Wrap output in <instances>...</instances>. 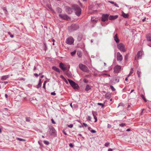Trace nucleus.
Listing matches in <instances>:
<instances>
[{"instance_id": "nucleus-3", "label": "nucleus", "mask_w": 151, "mask_h": 151, "mask_svg": "<svg viewBox=\"0 0 151 151\" xmlns=\"http://www.w3.org/2000/svg\"><path fill=\"white\" fill-rule=\"evenodd\" d=\"M78 67L83 72H87L89 71L88 68L85 65L81 63L79 64Z\"/></svg>"}, {"instance_id": "nucleus-10", "label": "nucleus", "mask_w": 151, "mask_h": 151, "mask_svg": "<svg viewBox=\"0 0 151 151\" xmlns=\"http://www.w3.org/2000/svg\"><path fill=\"white\" fill-rule=\"evenodd\" d=\"M109 18V15L107 14H103L101 20L103 22L107 21Z\"/></svg>"}, {"instance_id": "nucleus-36", "label": "nucleus", "mask_w": 151, "mask_h": 151, "mask_svg": "<svg viewBox=\"0 0 151 151\" xmlns=\"http://www.w3.org/2000/svg\"><path fill=\"white\" fill-rule=\"evenodd\" d=\"M119 125L120 126L123 127L125 126V124L124 123H122V124H120Z\"/></svg>"}, {"instance_id": "nucleus-19", "label": "nucleus", "mask_w": 151, "mask_h": 151, "mask_svg": "<svg viewBox=\"0 0 151 151\" xmlns=\"http://www.w3.org/2000/svg\"><path fill=\"white\" fill-rule=\"evenodd\" d=\"M122 16L124 18H128L129 17L128 14H125L123 12H122Z\"/></svg>"}, {"instance_id": "nucleus-13", "label": "nucleus", "mask_w": 151, "mask_h": 151, "mask_svg": "<svg viewBox=\"0 0 151 151\" xmlns=\"http://www.w3.org/2000/svg\"><path fill=\"white\" fill-rule=\"evenodd\" d=\"M60 68L63 70L65 71L66 70V68L65 67L64 64L62 63H60L59 64Z\"/></svg>"}, {"instance_id": "nucleus-42", "label": "nucleus", "mask_w": 151, "mask_h": 151, "mask_svg": "<svg viewBox=\"0 0 151 151\" xmlns=\"http://www.w3.org/2000/svg\"><path fill=\"white\" fill-rule=\"evenodd\" d=\"M109 144V143H105V146L106 147H108Z\"/></svg>"}, {"instance_id": "nucleus-54", "label": "nucleus", "mask_w": 151, "mask_h": 151, "mask_svg": "<svg viewBox=\"0 0 151 151\" xmlns=\"http://www.w3.org/2000/svg\"><path fill=\"white\" fill-rule=\"evenodd\" d=\"M115 81H116V82H119V79H115Z\"/></svg>"}, {"instance_id": "nucleus-33", "label": "nucleus", "mask_w": 151, "mask_h": 151, "mask_svg": "<svg viewBox=\"0 0 151 151\" xmlns=\"http://www.w3.org/2000/svg\"><path fill=\"white\" fill-rule=\"evenodd\" d=\"M44 143L46 145H48L49 144V142L46 140H44Z\"/></svg>"}, {"instance_id": "nucleus-11", "label": "nucleus", "mask_w": 151, "mask_h": 151, "mask_svg": "<svg viewBox=\"0 0 151 151\" xmlns=\"http://www.w3.org/2000/svg\"><path fill=\"white\" fill-rule=\"evenodd\" d=\"M142 52L141 51H138L137 54L136 55V58L135 57V60H136L137 59V60H138L139 58H141L142 57Z\"/></svg>"}, {"instance_id": "nucleus-45", "label": "nucleus", "mask_w": 151, "mask_h": 151, "mask_svg": "<svg viewBox=\"0 0 151 151\" xmlns=\"http://www.w3.org/2000/svg\"><path fill=\"white\" fill-rule=\"evenodd\" d=\"M94 118L95 119V122H96L97 120V117L96 116H94Z\"/></svg>"}, {"instance_id": "nucleus-25", "label": "nucleus", "mask_w": 151, "mask_h": 151, "mask_svg": "<svg viewBox=\"0 0 151 151\" xmlns=\"http://www.w3.org/2000/svg\"><path fill=\"white\" fill-rule=\"evenodd\" d=\"M140 96L145 102H146L147 101L146 99H145V98L144 97L143 95L141 94Z\"/></svg>"}, {"instance_id": "nucleus-63", "label": "nucleus", "mask_w": 151, "mask_h": 151, "mask_svg": "<svg viewBox=\"0 0 151 151\" xmlns=\"http://www.w3.org/2000/svg\"><path fill=\"white\" fill-rule=\"evenodd\" d=\"M143 111H142L141 112V113H140V115H142L143 114Z\"/></svg>"}, {"instance_id": "nucleus-44", "label": "nucleus", "mask_w": 151, "mask_h": 151, "mask_svg": "<svg viewBox=\"0 0 151 151\" xmlns=\"http://www.w3.org/2000/svg\"><path fill=\"white\" fill-rule=\"evenodd\" d=\"M1 83H3L4 84L6 85V84H7L8 83V81H4V82H1Z\"/></svg>"}, {"instance_id": "nucleus-14", "label": "nucleus", "mask_w": 151, "mask_h": 151, "mask_svg": "<svg viewBox=\"0 0 151 151\" xmlns=\"http://www.w3.org/2000/svg\"><path fill=\"white\" fill-rule=\"evenodd\" d=\"M118 17V16L116 15L115 16L110 15L109 17V19L111 20H113L117 19Z\"/></svg>"}, {"instance_id": "nucleus-2", "label": "nucleus", "mask_w": 151, "mask_h": 151, "mask_svg": "<svg viewBox=\"0 0 151 151\" xmlns=\"http://www.w3.org/2000/svg\"><path fill=\"white\" fill-rule=\"evenodd\" d=\"M68 80L71 86L74 89H78L79 88V86L77 83H76L75 82L70 79H68Z\"/></svg>"}, {"instance_id": "nucleus-38", "label": "nucleus", "mask_w": 151, "mask_h": 151, "mask_svg": "<svg viewBox=\"0 0 151 151\" xmlns=\"http://www.w3.org/2000/svg\"><path fill=\"white\" fill-rule=\"evenodd\" d=\"M87 119L88 120L91 121V117L90 116H88Z\"/></svg>"}, {"instance_id": "nucleus-31", "label": "nucleus", "mask_w": 151, "mask_h": 151, "mask_svg": "<svg viewBox=\"0 0 151 151\" xmlns=\"http://www.w3.org/2000/svg\"><path fill=\"white\" fill-rule=\"evenodd\" d=\"M110 87L112 90L113 91H114L115 90V89L114 87L112 85H110Z\"/></svg>"}, {"instance_id": "nucleus-55", "label": "nucleus", "mask_w": 151, "mask_h": 151, "mask_svg": "<svg viewBox=\"0 0 151 151\" xmlns=\"http://www.w3.org/2000/svg\"><path fill=\"white\" fill-rule=\"evenodd\" d=\"M44 45L45 47V49H46L47 48V46L45 43H44Z\"/></svg>"}, {"instance_id": "nucleus-17", "label": "nucleus", "mask_w": 151, "mask_h": 151, "mask_svg": "<svg viewBox=\"0 0 151 151\" xmlns=\"http://www.w3.org/2000/svg\"><path fill=\"white\" fill-rule=\"evenodd\" d=\"M52 69L57 72L60 73V69L58 68H57L55 66H53L52 67Z\"/></svg>"}, {"instance_id": "nucleus-62", "label": "nucleus", "mask_w": 151, "mask_h": 151, "mask_svg": "<svg viewBox=\"0 0 151 151\" xmlns=\"http://www.w3.org/2000/svg\"><path fill=\"white\" fill-rule=\"evenodd\" d=\"M146 19V18H144V19H143L142 20V21L143 22H144L145 20Z\"/></svg>"}, {"instance_id": "nucleus-49", "label": "nucleus", "mask_w": 151, "mask_h": 151, "mask_svg": "<svg viewBox=\"0 0 151 151\" xmlns=\"http://www.w3.org/2000/svg\"><path fill=\"white\" fill-rule=\"evenodd\" d=\"M83 81L84 82H85V83H86L88 82V81L86 80L85 79H83Z\"/></svg>"}, {"instance_id": "nucleus-61", "label": "nucleus", "mask_w": 151, "mask_h": 151, "mask_svg": "<svg viewBox=\"0 0 151 151\" xmlns=\"http://www.w3.org/2000/svg\"><path fill=\"white\" fill-rule=\"evenodd\" d=\"M134 91V89H132V90L131 91V92H130V93H129V94H130V93H132V92H133Z\"/></svg>"}, {"instance_id": "nucleus-16", "label": "nucleus", "mask_w": 151, "mask_h": 151, "mask_svg": "<svg viewBox=\"0 0 151 151\" xmlns=\"http://www.w3.org/2000/svg\"><path fill=\"white\" fill-rule=\"evenodd\" d=\"M136 69H137V73L138 75V77L139 78L140 77V75L141 74V72L140 71V68H138V67H136Z\"/></svg>"}, {"instance_id": "nucleus-15", "label": "nucleus", "mask_w": 151, "mask_h": 151, "mask_svg": "<svg viewBox=\"0 0 151 151\" xmlns=\"http://www.w3.org/2000/svg\"><path fill=\"white\" fill-rule=\"evenodd\" d=\"M114 40L116 43H118V42H119V40L118 37L117 35V34H116L114 35Z\"/></svg>"}, {"instance_id": "nucleus-48", "label": "nucleus", "mask_w": 151, "mask_h": 151, "mask_svg": "<svg viewBox=\"0 0 151 151\" xmlns=\"http://www.w3.org/2000/svg\"><path fill=\"white\" fill-rule=\"evenodd\" d=\"M111 125L109 124H108L107 128H111Z\"/></svg>"}, {"instance_id": "nucleus-26", "label": "nucleus", "mask_w": 151, "mask_h": 151, "mask_svg": "<svg viewBox=\"0 0 151 151\" xmlns=\"http://www.w3.org/2000/svg\"><path fill=\"white\" fill-rule=\"evenodd\" d=\"M77 54L79 57L81 58L82 56L81 53V52H78L77 53Z\"/></svg>"}, {"instance_id": "nucleus-52", "label": "nucleus", "mask_w": 151, "mask_h": 151, "mask_svg": "<svg viewBox=\"0 0 151 151\" xmlns=\"http://www.w3.org/2000/svg\"><path fill=\"white\" fill-rule=\"evenodd\" d=\"M63 132L65 135H67V134L66 133V132H65V131L64 130H63Z\"/></svg>"}, {"instance_id": "nucleus-40", "label": "nucleus", "mask_w": 151, "mask_h": 151, "mask_svg": "<svg viewBox=\"0 0 151 151\" xmlns=\"http://www.w3.org/2000/svg\"><path fill=\"white\" fill-rule=\"evenodd\" d=\"M69 146L71 147H73V145L72 143H70L69 144Z\"/></svg>"}, {"instance_id": "nucleus-39", "label": "nucleus", "mask_w": 151, "mask_h": 151, "mask_svg": "<svg viewBox=\"0 0 151 151\" xmlns=\"http://www.w3.org/2000/svg\"><path fill=\"white\" fill-rule=\"evenodd\" d=\"M8 34L10 35V37L11 38H13L14 37V35H13L11 34L10 32H9Z\"/></svg>"}, {"instance_id": "nucleus-21", "label": "nucleus", "mask_w": 151, "mask_h": 151, "mask_svg": "<svg viewBox=\"0 0 151 151\" xmlns=\"http://www.w3.org/2000/svg\"><path fill=\"white\" fill-rule=\"evenodd\" d=\"M91 89V88L90 86L88 85H87L86 86L85 90L86 91H88Z\"/></svg>"}, {"instance_id": "nucleus-58", "label": "nucleus", "mask_w": 151, "mask_h": 151, "mask_svg": "<svg viewBox=\"0 0 151 151\" xmlns=\"http://www.w3.org/2000/svg\"><path fill=\"white\" fill-rule=\"evenodd\" d=\"M131 131V129H128L126 130V131L127 132H129Z\"/></svg>"}, {"instance_id": "nucleus-20", "label": "nucleus", "mask_w": 151, "mask_h": 151, "mask_svg": "<svg viewBox=\"0 0 151 151\" xmlns=\"http://www.w3.org/2000/svg\"><path fill=\"white\" fill-rule=\"evenodd\" d=\"M41 85H42L41 79H39L38 84L37 86V88H39L41 86Z\"/></svg>"}, {"instance_id": "nucleus-18", "label": "nucleus", "mask_w": 151, "mask_h": 151, "mask_svg": "<svg viewBox=\"0 0 151 151\" xmlns=\"http://www.w3.org/2000/svg\"><path fill=\"white\" fill-rule=\"evenodd\" d=\"M9 77V76L8 75L4 76L1 77V80L2 81H4L6 80L7 78H8Z\"/></svg>"}, {"instance_id": "nucleus-37", "label": "nucleus", "mask_w": 151, "mask_h": 151, "mask_svg": "<svg viewBox=\"0 0 151 151\" xmlns=\"http://www.w3.org/2000/svg\"><path fill=\"white\" fill-rule=\"evenodd\" d=\"M68 127L69 128H72L73 127V124H71L68 125Z\"/></svg>"}, {"instance_id": "nucleus-60", "label": "nucleus", "mask_w": 151, "mask_h": 151, "mask_svg": "<svg viewBox=\"0 0 151 151\" xmlns=\"http://www.w3.org/2000/svg\"><path fill=\"white\" fill-rule=\"evenodd\" d=\"M114 4L116 6L119 7L118 6V5L114 3Z\"/></svg>"}, {"instance_id": "nucleus-27", "label": "nucleus", "mask_w": 151, "mask_h": 151, "mask_svg": "<svg viewBox=\"0 0 151 151\" xmlns=\"http://www.w3.org/2000/svg\"><path fill=\"white\" fill-rule=\"evenodd\" d=\"M98 105H100L101 106L102 108H103L104 107V106L105 105L104 104H102L101 103H98Z\"/></svg>"}, {"instance_id": "nucleus-41", "label": "nucleus", "mask_w": 151, "mask_h": 151, "mask_svg": "<svg viewBox=\"0 0 151 151\" xmlns=\"http://www.w3.org/2000/svg\"><path fill=\"white\" fill-rule=\"evenodd\" d=\"M91 132L93 133H95L96 132V131L94 130H91Z\"/></svg>"}, {"instance_id": "nucleus-64", "label": "nucleus", "mask_w": 151, "mask_h": 151, "mask_svg": "<svg viewBox=\"0 0 151 151\" xmlns=\"http://www.w3.org/2000/svg\"><path fill=\"white\" fill-rule=\"evenodd\" d=\"M65 81L66 83H68V81L66 79H65Z\"/></svg>"}, {"instance_id": "nucleus-32", "label": "nucleus", "mask_w": 151, "mask_h": 151, "mask_svg": "<svg viewBox=\"0 0 151 151\" xmlns=\"http://www.w3.org/2000/svg\"><path fill=\"white\" fill-rule=\"evenodd\" d=\"M46 83V81H45L44 82V83L43 84L42 88H44L45 89V85Z\"/></svg>"}, {"instance_id": "nucleus-23", "label": "nucleus", "mask_w": 151, "mask_h": 151, "mask_svg": "<svg viewBox=\"0 0 151 151\" xmlns=\"http://www.w3.org/2000/svg\"><path fill=\"white\" fill-rule=\"evenodd\" d=\"M133 72H134L133 69V68H132L131 69L130 71L129 72V74L128 75V77H129V76H130L133 73Z\"/></svg>"}, {"instance_id": "nucleus-12", "label": "nucleus", "mask_w": 151, "mask_h": 151, "mask_svg": "<svg viewBox=\"0 0 151 151\" xmlns=\"http://www.w3.org/2000/svg\"><path fill=\"white\" fill-rule=\"evenodd\" d=\"M79 28V26L77 24H72L71 26V29L72 30H75L78 29Z\"/></svg>"}, {"instance_id": "nucleus-4", "label": "nucleus", "mask_w": 151, "mask_h": 151, "mask_svg": "<svg viewBox=\"0 0 151 151\" xmlns=\"http://www.w3.org/2000/svg\"><path fill=\"white\" fill-rule=\"evenodd\" d=\"M117 47L120 50L123 52L126 51V50L125 48V45L122 43H120L117 45Z\"/></svg>"}, {"instance_id": "nucleus-22", "label": "nucleus", "mask_w": 151, "mask_h": 151, "mask_svg": "<svg viewBox=\"0 0 151 151\" xmlns=\"http://www.w3.org/2000/svg\"><path fill=\"white\" fill-rule=\"evenodd\" d=\"M111 97V95L109 93H106L105 95V97L107 99H110Z\"/></svg>"}, {"instance_id": "nucleus-57", "label": "nucleus", "mask_w": 151, "mask_h": 151, "mask_svg": "<svg viewBox=\"0 0 151 151\" xmlns=\"http://www.w3.org/2000/svg\"><path fill=\"white\" fill-rule=\"evenodd\" d=\"M113 149H111V148H109L108 149V151H113Z\"/></svg>"}, {"instance_id": "nucleus-9", "label": "nucleus", "mask_w": 151, "mask_h": 151, "mask_svg": "<svg viewBox=\"0 0 151 151\" xmlns=\"http://www.w3.org/2000/svg\"><path fill=\"white\" fill-rule=\"evenodd\" d=\"M59 16L61 19L65 20H68L70 19L69 17L66 14H59Z\"/></svg>"}, {"instance_id": "nucleus-53", "label": "nucleus", "mask_w": 151, "mask_h": 151, "mask_svg": "<svg viewBox=\"0 0 151 151\" xmlns=\"http://www.w3.org/2000/svg\"><path fill=\"white\" fill-rule=\"evenodd\" d=\"M122 103H120L119 104V105L118 106V107H119V106H121L122 105Z\"/></svg>"}, {"instance_id": "nucleus-50", "label": "nucleus", "mask_w": 151, "mask_h": 151, "mask_svg": "<svg viewBox=\"0 0 151 151\" xmlns=\"http://www.w3.org/2000/svg\"><path fill=\"white\" fill-rule=\"evenodd\" d=\"M108 2L110 3L111 4H114V3H115L114 2L112 1H109Z\"/></svg>"}, {"instance_id": "nucleus-56", "label": "nucleus", "mask_w": 151, "mask_h": 151, "mask_svg": "<svg viewBox=\"0 0 151 151\" xmlns=\"http://www.w3.org/2000/svg\"><path fill=\"white\" fill-rule=\"evenodd\" d=\"M34 75L35 76H36V77H37L39 76V75L37 73L34 74Z\"/></svg>"}, {"instance_id": "nucleus-47", "label": "nucleus", "mask_w": 151, "mask_h": 151, "mask_svg": "<svg viewBox=\"0 0 151 151\" xmlns=\"http://www.w3.org/2000/svg\"><path fill=\"white\" fill-rule=\"evenodd\" d=\"M51 94L52 95H56V93L54 92H52L51 93Z\"/></svg>"}, {"instance_id": "nucleus-6", "label": "nucleus", "mask_w": 151, "mask_h": 151, "mask_svg": "<svg viewBox=\"0 0 151 151\" xmlns=\"http://www.w3.org/2000/svg\"><path fill=\"white\" fill-rule=\"evenodd\" d=\"M55 130L54 128L52 127H50L49 129V134L52 135H54L55 133Z\"/></svg>"}, {"instance_id": "nucleus-59", "label": "nucleus", "mask_w": 151, "mask_h": 151, "mask_svg": "<svg viewBox=\"0 0 151 151\" xmlns=\"http://www.w3.org/2000/svg\"><path fill=\"white\" fill-rule=\"evenodd\" d=\"M5 96L6 99H7L8 98V95L7 94H6L5 95Z\"/></svg>"}, {"instance_id": "nucleus-8", "label": "nucleus", "mask_w": 151, "mask_h": 151, "mask_svg": "<svg viewBox=\"0 0 151 151\" xmlns=\"http://www.w3.org/2000/svg\"><path fill=\"white\" fill-rule=\"evenodd\" d=\"M121 67L120 66L117 65L114 68V71L115 73H118L120 71Z\"/></svg>"}, {"instance_id": "nucleus-28", "label": "nucleus", "mask_w": 151, "mask_h": 151, "mask_svg": "<svg viewBox=\"0 0 151 151\" xmlns=\"http://www.w3.org/2000/svg\"><path fill=\"white\" fill-rule=\"evenodd\" d=\"M76 51L75 50L71 52V55L72 56H73L76 54Z\"/></svg>"}, {"instance_id": "nucleus-34", "label": "nucleus", "mask_w": 151, "mask_h": 151, "mask_svg": "<svg viewBox=\"0 0 151 151\" xmlns=\"http://www.w3.org/2000/svg\"><path fill=\"white\" fill-rule=\"evenodd\" d=\"M57 10L58 11V12L59 13H61L62 11V9L60 8H57Z\"/></svg>"}, {"instance_id": "nucleus-46", "label": "nucleus", "mask_w": 151, "mask_h": 151, "mask_svg": "<svg viewBox=\"0 0 151 151\" xmlns=\"http://www.w3.org/2000/svg\"><path fill=\"white\" fill-rule=\"evenodd\" d=\"M91 21L92 22H97V21L96 20H95L94 19H91Z\"/></svg>"}, {"instance_id": "nucleus-35", "label": "nucleus", "mask_w": 151, "mask_h": 151, "mask_svg": "<svg viewBox=\"0 0 151 151\" xmlns=\"http://www.w3.org/2000/svg\"><path fill=\"white\" fill-rule=\"evenodd\" d=\"M129 54H127L125 56V60H127L128 58V56H129Z\"/></svg>"}, {"instance_id": "nucleus-51", "label": "nucleus", "mask_w": 151, "mask_h": 151, "mask_svg": "<svg viewBox=\"0 0 151 151\" xmlns=\"http://www.w3.org/2000/svg\"><path fill=\"white\" fill-rule=\"evenodd\" d=\"M83 125L86 127L87 126V124L85 123H83Z\"/></svg>"}, {"instance_id": "nucleus-5", "label": "nucleus", "mask_w": 151, "mask_h": 151, "mask_svg": "<svg viewBox=\"0 0 151 151\" xmlns=\"http://www.w3.org/2000/svg\"><path fill=\"white\" fill-rule=\"evenodd\" d=\"M74 42V40L72 37L68 38L66 41V43L70 45L73 44Z\"/></svg>"}, {"instance_id": "nucleus-30", "label": "nucleus", "mask_w": 151, "mask_h": 151, "mask_svg": "<svg viewBox=\"0 0 151 151\" xmlns=\"http://www.w3.org/2000/svg\"><path fill=\"white\" fill-rule=\"evenodd\" d=\"M26 120L27 122H29L30 121V118L27 117H26Z\"/></svg>"}, {"instance_id": "nucleus-29", "label": "nucleus", "mask_w": 151, "mask_h": 151, "mask_svg": "<svg viewBox=\"0 0 151 151\" xmlns=\"http://www.w3.org/2000/svg\"><path fill=\"white\" fill-rule=\"evenodd\" d=\"M17 140L20 141H25V140L23 139H22L19 138H17Z\"/></svg>"}, {"instance_id": "nucleus-7", "label": "nucleus", "mask_w": 151, "mask_h": 151, "mask_svg": "<svg viewBox=\"0 0 151 151\" xmlns=\"http://www.w3.org/2000/svg\"><path fill=\"white\" fill-rule=\"evenodd\" d=\"M116 58L118 61H121L123 60V56L119 52L117 53Z\"/></svg>"}, {"instance_id": "nucleus-43", "label": "nucleus", "mask_w": 151, "mask_h": 151, "mask_svg": "<svg viewBox=\"0 0 151 151\" xmlns=\"http://www.w3.org/2000/svg\"><path fill=\"white\" fill-rule=\"evenodd\" d=\"M51 120L52 122V123H53V124H55V122L54 121V120L53 119H51Z\"/></svg>"}, {"instance_id": "nucleus-24", "label": "nucleus", "mask_w": 151, "mask_h": 151, "mask_svg": "<svg viewBox=\"0 0 151 151\" xmlns=\"http://www.w3.org/2000/svg\"><path fill=\"white\" fill-rule=\"evenodd\" d=\"M147 40L149 41H151V35L148 36L146 37Z\"/></svg>"}, {"instance_id": "nucleus-1", "label": "nucleus", "mask_w": 151, "mask_h": 151, "mask_svg": "<svg viewBox=\"0 0 151 151\" xmlns=\"http://www.w3.org/2000/svg\"><path fill=\"white\" fill-rule=\"evenodd\" d=\"M66 12L69 14H71L74 11L75 14L77 16H79L81 14V9L80 7L76 5H73L71 8L66 6L65 8Z\"/></svg>"}]
</instances>
